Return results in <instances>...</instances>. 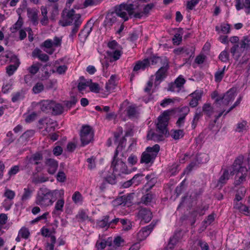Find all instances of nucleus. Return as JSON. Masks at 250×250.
<instances>
[{"label":"nucleus","instance_id":"nucleus-22","mask_svg":"<svg viewBox=\"0 0 250 250\" xmlns=\"http://www.w3.org/2000/svg\"><path fill=\"white\" fill-rule=\"evenodd\" d=\"M228 106V104L225 103L220 98H217L216 99L214 103V106L217 109L223 111V112H225L226 111H227V108Z\"/></svg>","mask_w":250,"mask_h":250},{"label":"nucleus","instance_id":"nucleus-24","mask_svg":"<svg viewBox=\"0 0 250 250\" xmlns=\"http://www.w3.org/2000/svg\"><path fill=\"white\" fill-rule=\"evenodd\" d=\"M139 0H135L132 3L127 4V8L128 9V14L129 15H132L135 11L137 10L140 4Z\"/></svg>","mask_w":250,"mask_h":250},{"label":"nucleus","instance_id":"nucleus-33","mask_svg":"<svg viewBox=\"0 0 250 250\" xmlns=\"http://www.w3.org/2000/svg\"><path fill=\"white\" fill-rule=\"evenodd\" d=\"M236 0V8L238 10L242 9L243 7H245L246 8L249 9L250 11V0H245V1L243 4L241 3L240 0Z\"/></svg>","mask_w":250,"mask_h":250},{"label":"nucleus","instance_id":"nucleus-50","mask_svg":"<svg viewBox=\"0 0 250 250\" xmlns=\"http://www.w3.org/2000/svg\"><path fill=\"white\" fill-rule=\"evenodd\" d=\"M51 15L50 19L54 21L55 19V17L59 14L58 11V6L57 4H53L52 6Z\"/></svg>","mask_w":250,"mask_h":250},{"label":"nucleus","instance_id":"nucleus-25","mask_svg":"<svg viewBox=\"0 0 250 250\" xmlns=\"http://www.w3.org/2000/svg\"><path fill=\"white\" fill-rule=\"evenodd\" d=\"M142 176H143V174H137L135 175L131 179L125 182L123 184V187L124 188H127L133 184H135L136 185H138L141 182V180H138L137 182H135L136 179Z\"/></svg>","mask_w":250,"mask_h":250},{"label":"nucleus","instance_id":"nucleus-62","mask_svg":"<svg viewBox=\"0 0 250 250\" xmlns=\"http://www.w3.org/2000/svg\"><path fill=\"white\" fill-rule=\"evenodd\" d=\"M200 0H190L187 3V8L192 10L194 7L199 2Z\"/></svg>","mask_w":250,"mask_h":250},{"label":"nucleus","instance_id":"nucleus-8","mask_svg":"<svg viewBox=\"0 0 250 250\" xmlns=\"http://www.w3.org/2000/svg\"><path fill=\"white\" fill-rule=\"evenodd\" d=\"M81 140L83 146L87 145L93 140L94 133L89 125H83L80 133Z\"/></svg>","mask_w":250,"mask_h":250},{"label":"nucleus","instance_id":"nucleus-56","mask_svg":"<svg viewBox=\"0 0 250 250\" xmlns=\"http://www.w3.org/2000/svg\"><path fill=\"white\" fill-rule=\"evenodd\" d=\"M77 218L81 219L82 221H84L86 220L91 221V219L89 218L86 213L83 210L81 211L77 215Z\"/></svg>","mask_w":250,"mask_h":250},{"label":"nucleus","instance_id":"nucleus-63","mask_svg":"<svg viewBox=\"0 0 250 250\" xmlns=\"http://www.w3.org/2000/svg\"><path fill=\"white\" fill-rule=\"evenodd\" d=\"M168 90L172 91V92H179V91L181 90L180 88H179V87L175 84V83H171L169 85V87L168 88Z\"/></svg>","mask_w":250,"mask_h":250},{"label":"nucleus","instance_id":"nucleus-2","mask_svg":"<svg viewBox=\"0 0 250 250\" xmlns=\"http://www.w3.org/2000/svg\"><path fill=\"white\" fill-rule=\"evenodd\" d=\"M62 20L59 22L60 25L63 27L73 25L69 35V38L73 40L82 23L81 15L75 14V11L73 9L69 10L65 9L62 13Z\"/></svg>","mask_w":250,"mask_h":250},{"label":"nucleus","instance_id":"nucleus-30","mask_svg":"<svg viewBox=\"0 0 250 250\" xmlns=\"http://www.w3.org/2000/svg\"><path fill=\"white\" fill-rule=\"evenodd\" d=\"M229 179V172L228 170H225L222 176L218 180L217 186L222 187V185L226 183V181Z\"/></svg>","mask_w":250,"mask_h":250},{"label":"nucleus","instance_id":"nucleus-48","mask_svg":"<svg viewBox=\"0 0 250 250\" xmlns=\"http://www.w3.org/2000/svg\"><path fill=\"white\" fill-rule=\"evenodd\" d=\"M219 59L223 62H227L229 60V53L226 50L223 51L220 54Z\"/></svg>","mask_w":250,"mask_h":250},{"label":"nucleus","instance_id":"nucleus-16","mask_svg":"<svg viewBox=\"0 0 250 250\" xmlns=\"http://www.w3.org/2000/svg\"><path fill=\"white\" fill-rule=\"evenodd\" d=\"M117 21V17L114 13H108L106 16L103 25L105 27H110Z\"/></svg>","mask_w":250,"mask_h":250},{"label":"nucleus","instance_id":"nucleus-5","mask_svg":"<svg viewBox=\"0 0 250 250\" xmlns=\"http://www.w3.org/2000/svg\"><path fill=\"white\" fill-rule=\"evenodd\" d=\"M158 64L159 66L167 65L168 61L166 57H159L154 56L149 59H145L142 61H138L133 68V71H137L139 70H144L148 67L150 64Z\"/></svg>","mask_w":250,"mask_h":250},{"label":"nucleus","instance_id":"nucleus-17","mask_svg":"<svg viewBox=\"0 0 250 250\" xmlns=\"http://www.w3.org/2000/svg\"><path fill=\"white\" fill-rule=\"evenodd\" d=\"M235 96V90L231 88L227 91L223 96L219 98L229 105V103L234 99Z\"/></svg>","mask_w":250,"mask_h":250},{"label":"nucleus","instance_id":"nucleus-53","mask_svg":"<svg viewBox=\"0 0 250 250\" xmlns=\"http://www.w3.org/2000/svg\"><path fill=\"white\" fill-rule=\"evenodd\" d=\"M101 2L100 0H85L83 2L84 7L88 6L97 5Z\"/></svg>","mask_w":250,"mask_h":250},{"label":"nucleus","instance_id":"nucleus-32","mask_svg":"<svg viewBox=\"0 0 250 250\" xmlns=\"http://www.w3.org/2000/svg\"><path fill=\"white\" fill-rule=\"evenodd\" d=\"M116 85L115 76L112 75L106 84L105 88L107 91H110V90L114 89Z\"/></svg>","mask_w":250,"mask_h":250},{"label":"nucleus","instance_id":"nucleus-45","mask_svg":"<svg viewBox=\"0 0 250 250\" xmlns=\"http://www.w3.org/2000/svg\"><path fill=\"white\" fill-rule=\"evenodd\" d=\"M72 200L75 204L81 203L83 201L82 194L79 191H76L72 196Z\"/></svg>","mask_w":250,"mask_h":250},{"label":"nucleus","instance_id":"nucleus-40","mask_svg":"<svg viewBox=\"0 0 250 250\" xmlns=\"http://www.w3.org/2000/svg\"><path fill=\"white\" fill-rule=\"evenodd\" d=\"M196 160L198 163H205L208 161V156L205 153L199 154L197 155Z\"/></svg>","mask_w":250,"mask_h":250},{"label":"nucleus","instance_id":"nucleus-51","mask_svg":"<svg viewBox=\"0 0 250 250\" xmlns=\"http://www.w3.org/2000/svg\"><path fill=\"white\" fill-rule=\"evenodd\" d=\"M203 95V91L201 90H195L194 92L190 94L189 96L191 97L197 101L199 102L201 99Z\"/></svg>","mask_w":250,"mask_h":250},{"label":"nucleus","instance_id":"nucleus-38","mask_svg":"<svg viewBox=\"0 0 250 250\" xmlns=\"http://www.w3.org/2000/svg\"><path fill=\"white\" fill-rule=\"evenodd\" d=\"M24 91L22 90L13 94L12 98V101L15 103L23 99L24 97Z\"/></svg>","mask_w":250,"mask_h":250},{"label":"nucleus","instance_id":"nucleus-7","mask_svg":"<svg viewBox=\"0 0 250 250\" xmlns=\"http://www.w3.org/2000/svg\"><path fill=\"white\" fill-rule=\"evenodd\" d=\"M159 150L160 146L157 144L152 147H147L142 154L140 162L146 164L153 162Z\"/></svg>","mask_w":250,"mask_h":250},{"label":"nucleus","instance_id":"nucleus-4","mask_svg":"<svg viewBox=\"0 0 250 250\" xmlns=\"http://www.w3.org/2000/svg\"><path fill=\"white\" fill-rule=\"evenodd\" d=\"M244 160L243 156H238L234 161L232 165V170L230 171V174L236 176L238 177L237 179H235L234 184L235 186L240 185L243 182L246 180V177L247 175L248 169L246 167L242 166V163Z\"/></svg>","mask_w":250,"mask_h":250},{"label":"nucleus","instance_id":"nucleus-19","mask_svg":"<svg viewBox=\"0 0 250 250\" xmlns=\"http://www.w3.org/2000/svg\"><path fill=\"white\" fill-rule=\"evenodd\" d=\"M27 16L29 19L32 21L34 25L38 23V11L36 9L27 8Z\"/></svg>","mask_w":250,"mask_h":250},{"label":"nucleus","instance_id":"nucleus-59","mask_svg":"<svg viewBox=\"0 0 250 250\" xmlns=\"http://www.w3.org/2000/svg\"><path fill=\"white\" fill-rule=\"evenodd\" d=\"M185 82V80L181 76H179L175 80L174 83L181 89V87H183Z\"/></svg>","mask_w":250,"mask_h":250},{"label":"nucleus","instance_id":"nucleus-35","mask_svg":"<svg viewBox=\"0 0 250 250\" xmlns=\"http://www.w3.org/2000/svg\"><path fill=\"white\" fill-rule=\"evenodd\" d=\"M41 65L42 64L40 63L37 62L35 64H33L31 66L27 68V70L30 74L34 75L39 71L40 67Z\"/></svg>","mask_w":250,"mask_h":250},{"label":"nucleus","instance_id":"nucleus-64","mask_svg":"<svg viewBox=\"0 0 250 250\" xmlns=\"http://www.w3.org/2000/svg\"><path fill=\"white\" fill-rule=\"evenodd\" d=\"M137 160L138 159L137 156L133 154H131L130 156H129L127 159L128 163L131 165L136 164L137 162Z\"/></svg>","mask_w":250,"mask_h":250},{"label":"nucleus","instance_id":"nucleus-9","mask_svg":"<svg viewBox=\"0 0 250 250\" xmlns=\"http://www.w3.org/2000/svg\"><path fill=\"white\" fill-rule=\"evenodd\" d=\"M238 44H235L230 48V53L232 56H234L236 52H241L242 50L250 49V37L244 36Z\"/></svg>","mask_w":250,"mask_h":250},{"label":"nucleus","instance_id":"nucleus-20","mask_svg":"<svg viewBox=\"0 0 250 250\" xmlns=\"http://www.w3.org/2000/svg\"><path fill=\"white\" fill-rule=\"evenodd\" d=\"M20 9L19 8L18 9V13L19 15L18 20L13 25V26L10 28V30L12 33H15V32H17L18 30H20L23 25V20L21 16V14L20 13Z\"/></svg>","mask_w":250,"mask_h":250},{"label":"nucleus","instance_id":"nucleus-1","mask_svg":"<svg viewBox=\"0 0 250 250\" xmlns=\"http://www.w3.org/2000/svg\"><path fill=\"white\" fill-rule=\"evenodd\" d=\"M170 111H165L163 114L158 118V123L156 125V132L152 130L148 131L147 139L148 140H154L155 141H161L164 140L165 137L168 136V131L167 125L168 122V116Z\"/></svg>","mask_w":250,"mask_h":250},{"label":"nucleus","instance_id":"nucleus-55","mask_svg":"<svg viewBox=\"0 0 250 250\" xmlns=\"http://www.w3.org/2000/svg\"><path fill=\"white\" fill-rule=\"evenodd\" d=\"M5 57L9 59L11 62H18L19 61L17 56L11 51H6Z\"/></svg>","mask_w":250,"mask_h":250},{"label":"nucleus","instance_id":"nucleus-31","mask_svg":"<svg viewBox=\"0 0 250 250\" xmlns=\"http://www.w3.org/2000/svg\"><path fill=\"white\" fill-rule=\"evenodd\" d=\"M226 70V66H224V67L220 69H218L214 74L215 81L216 82H220L222 81L225 75V71Z\"/></svg>","mask_w":250,"mask_h":250},{"label":"nucleus","instance_id":"nucleus-15","mask_svg":"<svg viewBox=\"0 0 250 250\" xmlns=\"http://www.w3.org/2000/svg\"><path fill=\"white\" fill-rule=\"evenodd\" d=\"M138 215L145 223L149 222L152 218L151 212L146 208H141L138 212Z\"/></svg>","mask_w":250,"mask_h":250},{"label":"nucleus","instance_id":"nucleus-12","mask_svg":"<svg viewBox=\"0 0 250 250\" xmlns=\"http://www.w3.org/2000/svg\"><path fill=\"white\" fill-rule=\"evenodd\" d=\"M42 234L45 237H50V240L47 241L45 246V250H54V245L56 242V238L54 235L49 233V229L46 228H42Z\"/></svg>","mask_w":250,"mask_h":250},{"label":"nucleus","instance_id":"nucleus-44","mask_svg":"<svg viewBox=\"0 0 250 250\" xmlns=\"http://www.w3.org/2000/svg\"><path fill=\"white\" fill-rule=\"evenodd\" d=\"M44 85L42 83H37L33 87L32 90L35 94H38L44 89Z\"/></svg>","mask_w":250,"mask_h":250},{"label":"nucleus","instance_id":"nucleus-36","mask_svg":"<svg viewBox=\"0 0 250 250\" xmlns=\"http://www.w3.org/2000/svg\"><path fill=\"white\" fill-rule=\"evenodd\" d=\"M181 110L182 111L185 112V113L183 116L179 118L178 121L176 122V124L179 127H180L181 125H183V123H184L185 117L186 115L188 114V113L189 112V109L188 107L184 106L182 108Z\"/></svg>","mask_w":250,"mask_h":250},{"label":"nucleus","instance_id":"nucleus-10","mask_svg":"<svg viewBox=\"0 0 250 250\" xmlns=\"http://www.w3.org/2000/svg\"><path fill=\"white\" fill-rule=\"evenodd\" d=\"M169 68L168 63L167 65H162L155 73V85L158 86L167 76V70Z\"/></svg>","mask_w":250,"mask_h":250},{"label":"nucleus","instance_id":"nucleus-23","mask_svg":"<svg viewBox=\"0 0 250 250\" xmlns=\"http://www.w3.org/2000/svg\"><path fill=\"white\" fill-rule=\"evenodd\" d=\"M52 101H44L42 102L41 104V109L42 111L49 113L52 111Z\"/></svg>","mask_w":250,"mask_h":250},{"label":"nucleus","instance_id":"nucleus-46","mask_svg":"<svg viewBox=\"0 0 250 250\" xmlns=\"http://www.w3.org/2000/svg\"><path fill=\"white\" fill-rule=\"evenodd\" d=\"M177 242H178L177 238L175 236H173L172 238H170L168 243L167 245V250L168 249H170V250L173 249L174 248L175 246L177 243Z\"/></svg>","mask_w":250,"mask_h":250},{"label":"nucleus","instance_id":"nucleus-42","mask_svg":"<svg viewBox=\"0 0 250 250\" xmlns=\"http://www.w3.org/2000/svg\"><path fill=\"white\" fill-rule=\"evenodd\" d=\"M183 29L182 28H179L178 30V32L176 33L174 36L172 41L174 44H179L180 42L182 41V35L181 32Z\"/></svg>","mask_w":250,"mask_h":250},{"label":"nucleus","instance_id":"nucleus-43","mask_svg":"<svg viewBox=\"0 0 250 250\" xmlns=\"http://www.w3.org/2000/svg\"><path fill=\"white\" fill-rule=\"evenodd\" d=\"M152 194L147 193L141 198V202L145 205H147L152 201Z\"/></svg>","mask_w":250,"mask_h":250},{"label":"nucleus","instance_id":"nucleus-34","mask_svg":"<svg viewBox=\"0 0 250 250\" xmlns=\"http://www.w3.org/2000/svg\"><path fill=\"white\" fill-rule=\"evenodd\" d=\"M184 135V131L181 129L171 130V136L174 140H179Z\"/></svg>","mask_w":250,"mask_h":250},{"label":"nucleus","instance_id":"nucleus-27","mask_svg":"<svg viewBox=\"0 0 250 250\" xmlns=\"http://www.w3.org/2000/svg\"><path fill=\"white\" fill-rule=\"evenodd\" d=\"M79 83L78 85V89L79 91H82L85 89V88L89 85L90 83L91 82V80L86 81L83 76H81L79 78Z\"/></svg>","mask_w":250,"mask_h":250},{"label":"nucleus","instance_id":"nucleus-49","mask_svg":"<svg viewBox=\"0 0 250 250\" xmlns=\"http://www.w3.org/2000/svg\"><path fill=\"white\" fill-rule=\"evenodd\" d=\"M30 232L28 229L24 227L22 228L19 231V235H20L22 238L27 239L29 236Z\"/></svg>","mask_w":250,"mask_h":250},{"label":"nucleus","instance_id":"nucleus-58","mask_svg":"<svg viewBox=\"0 0 250 250\" xmlns=\"http://www.w3.org/2000/svg\"><path fill=\"white\" fill-rule=\"evenodd\" d=\"M41 47H45L47 49H51L52 47H54L52 43V40L51 39H48L45 40L41 45Z\"/></svg>","mask_w":250,"mask_h":250},{"label":"nucleus","instance_id":"nucleus-37","mask_svg":"<svg viewBox=\"0 0 250 250\" xmlns=\"http://www.w3.org/2000/svg\"><path fill=\"white\" fill-rule=\"evenodd\" d=\"M14 64H11L6 67V72L9 76H11L17 70L20 64L19 61L18 62H13Z\"/></svg>","mask_w":250,"mask_h":250},{"label":"nucleus","instance_id":"nucleus-52","mask_svg":"<svg viewBox=\"0 0 250 250\" xmlns=\"http://www.w3.org/2000/svg\"><path fill=\"white\" fill-rule=\"evenodd\" d=\"M245 189L243 188H241L238 189L235 195V201L238 202L242 200V196H244L245 193Z\"/></svg>","mask_w":250,"mask_h":250},{"label":"nucleus","instance_id":"nucleus-6","mask_svg":"<svg viewBox=\"0 0 250 250\" xmlns=\"http://www.w3.org/2000/svg\"><path fill=\"white\" fill-rule=\"evenodd\" d=\"M120 147H117L111 164V167H113V173L117 175L121 176L122 174H128L130 171L127 168L125 163L117 159L118 155V150Z\"/></svg>","mask_w":250,"mask_h":250},{"label":"nucleus","instance_id":"nucleus-57","mask_svg":"<svg viewBox=\"0 0 250 250\" xmlns=\"http://www.w3.org/2000/svg\"><path fill=\"white\" fill-rule=\"evenodd\" d=\"M64 201L63 199H59L56 203L55 208L57 211H62V208L64 206Z\"/></svg>","mask_w":250,"mask_h":250},{"label":"nucleus","instance_id":"nucleus-61","mask_svg":"<svg viewBox=\"0 0 250 250\" xmlns=\"http://www.w3.org/2000/svg\"><path fill=\"white\" fill-rule=\"evenodd\" d=\"M62 37H58L57 36H55L54 39L53 41H52V43L54 46V47H59L61 46L62 44Z\"/></svg>","mask_w":250,"mask_h":250},{"label":"nucleus","instance_id":"nucleus-39","mask_svg":"<svg viewBox=\"0 0 250 250\" xmlns=\"http://www.w3.org/2000/svg\"><path fill=\"white\" fill-rule=\"evenodd\" d=\"M194 48L193 46H186L183 47V54H185V56H189V58L193 57L194 52Z\"/></svg>","mask_w":250,"mask_h":250},{"label":"nucleus","instance_id":"nucleus-29","mask_svg":"<svg viewBox=\"0 0 250 250\" xmlns=\"http://www.w3.org/2000/svg\"><path fill=\"white\" fill-rule=\"evenodd\" d=\"M127 115L130 118L136 117L139 114L137 108L134 105H130L126 108Z\"/></svg>","mask_w":250,"mask_h":250},{"label":"nucleus","instance_id":"nucleus-11","mask_svg":"<svg viewBox=\"0 0 250 250\" xmlns=\"http://www.w3.org/2000/svg\"><path fill=\"white\" fill-rule=\"evenodd\" d=\"M93 27V23H91L90 21H89L78 34L79 40L81 42L83 43L85 42L92 31Z\"/></svg>","mask_w":250,"mask_h":250},{"label":"nucleus","instance_id":"nucleus-41","mask_svg":"<svg viewBox=\"0 0 250 250\" xmlns=\"http://www.w3.org/2000/svg\"><path fill=\"white\" fill-rule=\"evenodd\" d=\"M106 245H108L109 246H111V242H109L108 240L106 241L103 240L101 242L98 241L96 244V246L98 250H102L104 249Z\"/></svg>","mask_w":250,"mask_h":250},{"label":"nucleus","instance_id":"nucleus-26","mask_svg":"<svg viewBox=\"0 0 250 250\" xmlns=\"http://www.w3.org/2000/svg\"><path fill=\"white\" fill-rule=\"evenodd\" d=\"M52 112L54 115H60L63 112V107L60 104L53 101Z\"/></svg>","mask_w":250,"mask_h":250},{"label":"nucleus","instance_id":"nucleus-14","mask_svg":"<svg viewBox=\"0 0 250 250\" xmlns=\"http://www.w3.org/2000/svg\"><path fill=\"white\" fill-rule=\"evenodd\" d=\"M155 225V224L152 222L150 224L143 228L139 231L137 235L138 238L140 241L145 239L150 234Z\"/></svg>","mask_w":250,"mask_h":250},{"label":"nucleus","instance_id":"nucleus-3","mask_svg":"<svg viewBox=\"0 0 250 250\" xmlns=\"http://www.w3.org/2000/svg\"><path fill=\"white\" fill-rule=\"evenodd\" d=\"M58 190H51L43 187L38 191L35 203L41 207H46L51 206L57 198V195H61Z\"/></svg>","mask_w":250,"mask_h":250},{"label":"nucleus","instance_id":"nucleus-18","mask_svg":"<svg viewBox=\"0 0 250 250\" xmlns=\"http://www.w3.org/2000/svg\"><path fill=\"white\" fill-rule=\"evenodd\" d=\"M46 165L48 166V172L50 174H54L58 168V162L53 159H47L45 162Z\"/></svg>","mask_w":250,"mask_h":250},{"label":"nucleus","instance_id":"nucleus-13","mask_svg":"<svg viewBox=\"0 0 250 250\" xmlns=\"http://www.w3.org/2000/svg\"><path fill=\"white\" fill-rule=\"evenodd\" d=\"M128 9L127 8V4L122 3L119 5L115 7L114 13L117 16L120 17L124 19V21H126L128 20V17L127 16V12L128 13Z\"/></svg>","mask_w":250,"mask_h":250},{"label":"nucleus","instance_id":"nucleus-47","mask_svg":"<svg viewBox=\"0 0 250 250\" xmlns=\"http://www.w3.org/2000/svg\"><path fill=\"white\" fill-rule=\"evenodd\" d=\"M203 111L208 116H210L213 113V108L209 104H204L203 106Z\"/></svg>","mask_w":250,"mask_h":250},{"label":"nucleus","instance_id":"nucleus-21","mask_svg":"<svg viewBox=\"0 0 250 250\" xmlns=\"http://www.w3.org/2000/svg\"><path fill=\"white\" fill-rule=\"evenodd\" d=\"M108 57H109L110 62H113L118 60L121 55V51L117 50H108L106 52Z\"/></svg>","mask_w":250,"mask_h":250},{"label":"nucleus","instance_id":"nucleus-60","mask_svg":"<svg viewBox=\"0 0 250 250\" xmlns=\"http://www.w3.org/2000/svg\"><path fill=\"white\" fill-rule=\"evenodd\" d=\"M88 86L89 87V88L92 92H94L96 93L99 92L100 88L99 84L98 83H92L91 82V83H90V84H89V85Z\"/></svg>","mask_w":250,"mask_h":250},{"label":"nucleus","instance_id":"nucleus-54","mask_svg":"<svg viewBox=\"0 0 250 250\" xmlns=\"http://www.w3.org/2000/svg\"><path fill=\"white\" fill-rule=\"evenodd\" d=\"M32 193V190L29 188L24 189V193L21 197V200L24 201L30 198Z\"/></svg>","mask_w":250,"mask_h":250},{"label":"nucleus","instance_id":"nucleus-28","mask_svg":"<svg viewBox=\"0 0 250 250\" xmlns=\"http://www.w3.org/2000/svg\"><path fill=\"white\" fill-rule=\"evenodd\" d=\"M109 216L106 215L103 217V219L99 220L97 222V226L100 228H105L110 227V224L109 223Z\"/></svg>","mask_w":250,"mask_h":250}]
</instances>
